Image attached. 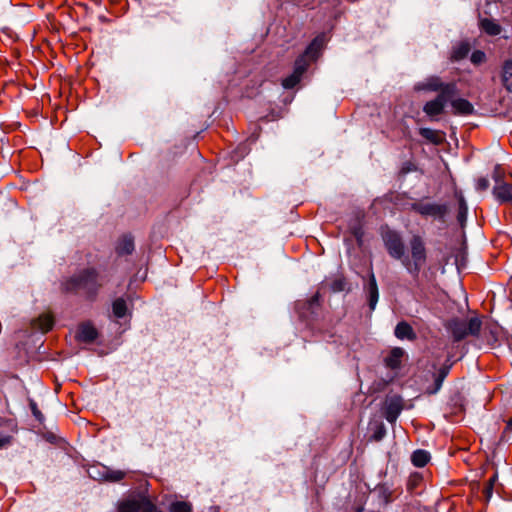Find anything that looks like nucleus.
Segmentation results:
<instances>
[{
	"label": "nucleus",
	"mask_w": 512,
	"mask_h": 512,
	"mask_svg": "<svg viewBox=\"0 0 512 512\" xmlns=\"http://www.w3.org/2000/svg\"><path fill=\"white\" fill-rule=\"evenodd\" d=\"M103 282L94 269H86L79 274L71 277L64 284V290L67 292H83L89 298H94Z\"/></svg>",
	"instance_id": "nucleus-1"
},
{
	"label": "nucleus",
	"mask_w": 512,
	"mask_h": 512,
	"mask_svg": "<svg viewBox=\"0 0 512 512\" xmlns=\"http://www.w3.org/2000/svg\"><path fill=\"white\" fill-rule=\"evenodd\" d=\"M427 250L425 242L420 235H413L409 240V255H403L402 265L414 278L418 277L421 268L426 263Z\"/></svg>",
	"instance_id": "nucleus-2"
},
{
	"label": "nucleus",
	"mask_w": 512,
	"mask_h": 512,
	"mask_svg": "<svg viewBox=\"0 0 512 512\" xmlns=\"http://www.w3.org/2000/svg\"><path fill=\"white\" fill-rule=\"evenodd\" d=\"M321 43L318 38L314 39L312 43L307 47L305 53L298 57L294 64V70L291 75L282 80V86L285 89L294 88L302 79L303 74L306 72L309 63L306 60L307 56L314 55L320 49Z\"/></svg>",
	"instance_id": "nucleus-3"
},
{
	"label": "nucleus",
	"mask_w": 512,
	"mask_h": 512,
	"mask_svg": "<svg viewBox=\"0 0 512 512\" xmlns=\"http://www.w3.org/2000/svg\"><path fill=\"white\" fill-rule=\"evenodd\" d=\"M384 245L389 255L397 260L403 258L405 247L400 234L393 230H387L383 233Z\"/></svg>",
	"instance_id": "nucleus-4"
},
{
	"label": "nucleus",
	"mask_w": 512,
	"mask_h": 512,
	"mask_svg": "<svg viewBox=\"0 0 512 512\" xmlns=\"http://www.w3.org/2000/svg\"><path fill=\"white\" fill-rule=\"evenodd\" d=\"M418 90H427V91H435L439 92V94H444L446 90H452L451 95H456L457 86L454 82L445 83L441 80V78L437 76H431L427 78L425 81L419 83L417 85Z\"/></svg>",
	"instance_id": "nucleus-5"
},
{
	"label": "nucleus",
	"mask_w": 512,
	"mask_h": 512,
	"mask_svg": "<svg viewBox=\"0 0 512 512\" xmlns=\"http://www.w3.org/2000/svg\"><path fill=\"white\" fill-rule=\"evenodd\" d=\"M451 91L452 90L450 89L446 90L444 94H438L435 99L428 101L423 107L425 114L430 118H434L442 114L446 103L455 96L451 95Z\"/></svg>",
	"instance_id": "nucleus-6"
},
{
	"label": "nucleus",
	"mask_w": 512,
	"mask_h": 512,
	"mask_svg": "<svg viewBox=\"0 0 512 512\" xmlns=\"http://www.w3.org/2000/svg\"><path fill=\"white\" fill-rule=\"evenodd\" d=\"M17 425L13 419L0 417V448L10 444Z\"/></svg>",
	"instance_id": "nucleus-7"
},
{
	"label": "nucleus",
	"mask_w": 512,
	"mask_h": 512,
	"mask_svg": "<svg viewBox=\"0 0 512 512\" xmlns=\"http://www.w3.org/2000/svg\"><path fill=\"white\" fill-rule=\"evenodd\" d=\"M403 409L402 399L392 397L386 400L384 416L390 423H394Z\"/></svg>",
	"instance_id": "nucleus-8"
},
{
	"label": "nucleus",
	"mask_w": 512,
	"mask_h": 512,
	"mask_svg": "<svg viewBox=\"0 0 512 512\" xmlns=\"http://www.w3.org/2000/svg\"><path fill=\"white\" fill-rule=\"evenodd\" d=\"M149 502L145 497L129 498L123 500L118 505L119 512H142Z\"/></svg>",
	"instance_id": "nucleus-9"
},
{
	"label": "nucleus",
	"mask_w": 512,
	"mask_h": 512,
	"mask_svg": "<svg viewBox=\"0 0 512 512\" xmlns=\"http://www.w3.org/2000/svg\"><path fill=\"white\" fill-rule=\"evenodd\" d=\"M493 194L500 202L512 201V184L503 181H496V185L493 188Z\"/></svg>",
	"instance_id": "nucleus-10"
},
{
	"label": "nucleus",
	"mask_w": 512,
	"mask_h": 512,
	"mask_svg": "<svg viewBox=\"0 0 512 512\" xmlns=\"http://www.w3.org/2000/svg\"><path fill=\"white\" fill-rule=\"evenodd\" d=\"M98 337L96 328L91 323H83L79 326L76 338L85 343H91Z\"/></svg>",
	"instance_id": "nucleus-11"
},
{
	"label": "nucleus",
	"mask_w": 512,
	"mask_h": 512,
	"mask_svg": "<svg viewBox=\"0 0 512 512\" xmlns=\"http://www.w3.org/2000/svg\"><path fill=\"white\" fill-rule=\"evenodd\" d=\"M451 107L455 115L467 116L474 113V106L464 98L451 100Z\"/></svg>",
	"instance_id": "nucleus-12"
},
{
	"label": "nucleus",
	"mask_w": 512,
	"mask_h": 512,
	"mask_svg": "<svg viewBox=\"0 0 512 512\" xmlns=\"http://www.w3.org/2000/svg\"><path fill=\"white\" fill-rule=\"evenodd\" d=\"M500 78L503 87L507 92L512 93V59L503 62L500 71Z\"/></svg>",
	"instance_id": "nucleus-13"
},
{
	"label": "nucleus",
	"mask_w": 512,
	"mask_h": 512,
	"mask_svg": "<svg viewBox=\"0 0 512 512\" xmlns=\"http://www.w3.org/2000/svg\"><path fill=\"white\" fill-rule=\"evenodd\" d=\"M479 26L489 36H497L502 32L501 25L494 19L482 18L480 19Z\"/></svg>",
	"instance_id": "nucleus-14"
},
{
	"label": "nucleus",
	"mask_w": 512,
	"mask_h": 512,
	"mask_svg": "<svg viewBox=\"0 0 512 512\" xmlns=\"http://www.w3.org/2000/svg\"><path fill=\"white\" fill-rule=\"evenodd\" d=\"M395 336L400 340L407 339L413 341L416 339V333L412 326L405 321H401L396 325Z\"/></svg>",
	"instance_id": "nucleus-15"
},
{
	"label": "nucleus",
	"mask_w": 512,
	"mask_h": 512,
	"mask_svg": "<svg viewBox=\"0 0 512 512\" xmlns=\"http://www.w3.org/2000/svg\"><path fill=\"white\" fill-rule=\"evenodd\" d=\"M471 49L469 42L461 41L453 46L451 51V60L460 61L467 57Z\"/></svg>",
	"instance_id": "nucleus-16"
},
{
	"label": "nucleus",
	"mask_w": 512,
	"mask_h": 512,
	"mask_svg": "<svg viewBox=\"0 0 512 512\" xmlns=\"http://www.w3.org/2000/svg\"><path fill=\"white\" fill-rule=\"evenodd\" d=\"M367 293H368L369 307L371 310H374L375 306L378 302L379 293H378L376 279H375V276L373 273L370 275V279H369V282L367 285Z\"/></svg>",
	"instance_id": "nucleus-17"
},
{
	"label": "nucleus",
	"mask_w": 512,
	"mask_h": 512,
	"mask_svg": "<svg viewBox=\"0 0 512 512\" xmlns=\"http://www.w3.org/2000/svg\"><path fill=\"white\" fill-rule=\"evenodd\" d=\"M404 355V350L400 347L393 348L385 359L386 366L391 369L400 367L401 359Z\"/></svg>",
	"instance_id": "nucleus-18"
},
{
	"label": "nucleus",
	"mask_w": 512,
	"mask_h": 512,
	"mask_svg": "<svg viewBox=\"0 0 512 512\" xmlns=\"http://www.w3.org/2000/svg\"><path fill=\"white\" fill-rule=\"evenodd\" d=\"M54 324L53 317L50 314L40 315L34 322L33 326L43 333L48 332L52 329Z\"/></svg>",
	"instance_id": "nucleus-19"
},
{
	"label": "nucleus",
	"mask_w": 512,
	"mask_h": 512,
	"mask_svg": "<svg viewBox=\"0 0 512 512\" xmlns=\"http://www.w3.org/2000/svg\"><path fill=\"white\" fill-rule=\"evenodd\" d=\"M133 250H134L133 238L131 236H127V235L123 236L119 240V242L116 246V251L120 255L131 254Z\"/></svg>",
	"instance_id": "nucleus-20"
},
{
	"label": "nucleus",
	"mask_w": 512,
	"mask_h": 512,
	"mask_svg": "<svg viewBox=\"0 0 512 512\" xmlns=\"http://www.w3.org/2000/svg\"><path fill=\"white\" fill-rule=\"evenodd\" d=\"M430 461V454L426 450L418 449L411 455V462L416 467H424Z\"/></svg>",
	"instance_id": "nucleus-21"
},
{
	"label": "nucleus",
	"mask_w": 512,
	"mask_h": 512,
	"mask_svg": "<svg viewBox=\"0 0 512 512\" xmlns=\"http://www.w3.org/2000/svg\"><path fill=\"white\" fill-rule=\"evenodd\" d=\"M450 328L455 340L457 341L467 336L468 331L465 322L454 321L451 323Z\"/></svg>",
	"instance_id": "nucleus-22"
},
{
	"label": "nucleus",
	"mask_w": 512,
	"mask_h": 512,
	"mask_svg": "<svg viewBox=\"0 0 512 512\" xmlns=\"http://www.w3.org/2000/svg\"><path fill=\"white\" fill-rule=\"evenodd\" d=\"M112 311L116 318H123L127 313V304L123 298H117L112 303Z\"/></svg>",
	"instance_id": "nucleus-23"
},
{
	"label": "nucleus",
	"mask_w": 512,
	"mask_h": 512,
	"mask_svg": "<svg viewBox=\"0 0 512 512\" xmlns=\"http://www.w3.org/2000/svg\"><path fill=\"white\" fill-rule=\"evenodd\" d=\"M445 212L446 208L442 205H425L420 208V213L423 215L443 216Z\"/></svg>",
	"instance_id": "nucleus-24"
},
{
	"label": "nucleus",
	"mask_w": 512,
	"mask_h": 512,
	"mask_svg": "<svg viewBox=\"0 0 512 512\" xmlns=\"http://www.w3.org/2000/svg\"><path fill=\"white\" fill-rule=\"evenodd\" d=\"M419 134L426 140L438 144L441 142V135L438 131L430 128H420Z\"/></svg>",
	"instance_id": "nucleus-25"
},
{
	"label": "nucleus",
	"mask_w": 512,
	"mask_h": 512,
	"mask_svg": "<svg viewBox=\"0 0 512 512\" xmlns=\"http://www.w3.org/2000/svg\"><path fill=\"white\" fill-rule=\"evenodd\" d=\"M104 470L102 478L107 481L117 482L125 477V473L120 470H109L106 467H102Z\"/></svg>",
	"instance_id": "nucleus-26"
},
{
	"label": "nucleus",
	"mask_w": 512,
	"mask_h": 512,
	"mask_svg": "<svg viewBox=\"0 0 512 512\" xmlns=\"http://www.w3.org/2000/svg\"><path fill=\"white\" fill-rule=\"evenodd\" d=\"M467 327V335H478L481 329V320L477 317L470 318L465 322Z\"/></svg>",
	"instance_id": "nucleus-27"
},
{
	"label": "nucleus",
	"mask_w": 512,
	"mask_h": 512,
	"mask_svg": "<svg viewBox=\"0 0 512 512\" xmlns=\"http://www.w3.org/2000/svg\"><path fill=\"white\" fill-rule=\"evenodd\" d=\"M170 512H191L192 506L186 501H175L169 506Z\"/></svg>",
	"instance_id": "nucleus-28"
},
{
	"label": "nucleus",
	"mask_w": 512,
	"mask_h": 512,
	"mask_svg": "<svg viewBox=\"0 0 512 512\" xmlns=\"http://www.w3.org/2000/svg\"><path fill=\"white\" fill-rule=\"evenodd\" d=\"M449 370H450V366H443L439 369L438 375L435 379L436 388H435L434 392H436L440 389V387L442 386L443 380L449 373Z\"/></svg>",
	"instance_id": "nucleus-29"
},
{
	"label": "nucleus",
	"mask_w": 512,
	"mask_h": 512,
	"mask_svg": "<svg viewBox=\"0 0 512 512\" xmlns=\"http://www.w3.org/2000/svg\"><path fill=\"white\" fill-rule=\"evenodd\" d=\"M497 481V473H494V475L492 477H490V479L487 481L484 489H483V494L486 498V500H489L493 494V487H494V484L495 482Z\"/></svg>",
	"instance_id": "nucleus-30"
},
{
	"label": "nucleus",
	"mask_w": 512,
	"mask_h": 512,
	"mask_svg": "<svg viewBox=\"0 0 512 512\" xmlns=\"http://www.w3.org/2000/svg\"><path fill=\"white\" fill-rule=\"evenodd\" d=\"M470 60L474 65H480L483 62H485L486 55L481 50H475L474 52H472Z\"/></svg>",
	"instance_id": "nucleus-31"
},
{
	"label": "nucleus",
	"mask_w": 512,
	"mask_h": 512,
	"mask_svg": "<svg viewBox=\"0 0 512 512\" xmlns=\"http://www.w3.org/2000/svg\"><path fill=\"white\" fill-rule=\"evenodd\" d=\"M421 481H422V476L419 473L412 474L408 481V488L410 490L415 489Z\"/></svg>",
	"instance_id": "nucleus-32"
},
{
	"label": "nucleus",
	"mask_w": 512,
	"mask_h": 512,
	"mask_svg": "<svg viewBox=\"0 0 512 512\" xmlns=\"http://www.w3.org/2000/svg\"><path fill=\"white\" fill-rule=\"evenodd\" d=\"M385 433V427L382 424H380L373 434V439L376 441H380L385 436Z\"/></svg>",
	"instance_id": "nucleus-33"
},
{
	"label": "nucleus",
	"mask_w": 512,
	"mask_h": 512,
	"mask_svg": "<svg viewBox=\"0 0 512 512\" xmlns=\"http://www.w3.org/2000/svg\"><path fill=\"white\" fill-rule=\"evenodd\" d=\"M476 187L479 191H484L489 187V181L486 178H479L476 182Z\"/></svg>",
	"instance_id": "nucleus-34"
},
{
	"label": "nucleus",
	"mask_w": 512,
	"mask_h": 512,
	"mask_svg": "<svg viewBox=\"0 0 512 512\" xmlns=\"http://www.w3.org/2000/svg\"><path fill=\"white\" fill-rule=\"evenodd\" d=\"M466 212H467L466 203H465L464 199H460V203H459V218L464 217Z\"/></svg>",
	"instance_id": "nucleus-35"
},
{
	"label": "nucleus",
	"mask_w": 512,
	"mask_h": 512,
	"mask_svg": "<svg viewBox=\"0 0 512 512\" xmlns=\"http://www.w3.org/2000/svg\"><path fill=\"white\" fill-rule=\"evenodd\" d=\"M142 512H162L150 501L146 504Z\"/></svg>",
	"instance_id": "nucleus-36"
},
{
	"label": "nucleus",
	"mask_w": 512,
	"mask_h": 512,
	"mask_svg": "<svg viewBox=\"0 0 512 512\" xmlns=\"http://www.w3.org/2000/svg\"><path fill=\"white\" fill-rule=\"evenodd\" d=\"M31 408H32V412L34 414V416L38 419V420H41L42 419V414L41 412L38 410L37 406L35 403H32L31 404Z\"/></svg>",
	"instance_id": "nucleus-37"
},
{
	"label": "nucleus",
	"mask_w": 512,
	"mask_h": 512,
	"mask_svg": "<svg viewBox=\"0 0 512 512\" xmlns=\"http://www.w3.org/2000/svg\"><path fill=\"white\" fill-rule=\"evenodd\" d=\"M506 431H512V418L507 421Z\"/></svg>",
	"instance_id": "nucleus-38"
}]
</instances>
